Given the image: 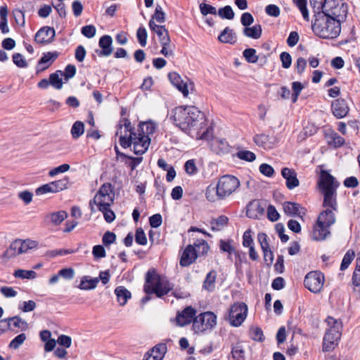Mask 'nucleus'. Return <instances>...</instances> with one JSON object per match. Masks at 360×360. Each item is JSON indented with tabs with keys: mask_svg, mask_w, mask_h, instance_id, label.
<instances>
[{
	"mask_svg": "<svg viewBox=\"0 0 360 360\" xmlns=\"http://www.w3.org/2000/svg\"><path fill=\"white\" fill-rule=\"evenodd\" d=\"M267 217L271 221H276L280 217V214L274 205H269L267 208Z\"/></svg>",
	"mask_w": 360,
	"mask_h": 360,
	"instance_id": "nucleus-59",
	"label": "nucleus"
},
{
	"mask_svg": "<svg viewBox=\"0 0 360 360\" xmlns=\"http://www.w3.org/2000/svg\"><path fill=\"white\" fill-rule=\"evenodd\" d=\"M262 26L260 25H255L253 27H246L243 30V34L250 38L259 39L262 35Z\"/></svg>",
	"mask_w": 360,
	"mask_h": 360,
	"instance_id": "nucleus-37",
	"label": "nucleus"
},
{
	"mask_svg": "<svg viewBox=\"0 0 360 360\" xmlns=\"http://www.w3.org/2000/svg\"><path fill=\"white\" fill-rule=\"evenodd\" d=\"M156 129V124L151 121L141 122L139 125L138 132L142 134H146L149 137L153 134Z\"/></svg>",
	"mask_w": 360,
	"mask_h": 360,
	"instance_id": "nucleus-36",
	"label": "nucleus"
},
{
	"mask_svg": "<svg viewBox=\"0 0 360 360\" xmlns=\"http://www.w3.org/2000/svg\"><path fill=\"white\" fill-rule=\"evenodd\" d=\"M252 340L257 342H262L264 340L262 330L259 327H253L250 329Z\"/></svg>",
	"mask_w": 360,
	"mask_h": 360,
	"instance_id": "nucleus-54",
	"label": "nucleus"
},
{
	"mask_svg": "<svg viewBox=\"0 0 360 360\" xmlns=\"http://www.w3.org/2000/svg\"><path fill=\"white\" fill-rule=\"evenodd\" d=\"M1 322H7L8 323V328L11 329V323L13 322V325L15 328H19L22 330H25L27 329V323L25 321L22 320L20 316H15L13 317L6 318L2 319Z\"/></svg>",
	"mask_w": 360,
	"mask_h": 360,
	"instance_id": "nucleus-34",
	"label": "nucleus"
},
{
	"mask_svg": "<svg viewBox=\"0 0 360 360\" xmlns=\"http://www.w3.org/2000/svg\"><path fill=\"white\" fill-rule=\"evenodd\" d=\"M222 19L232 20L235 16V13L230 6H226L218 10L217 13Z\"/></svg>",
	"mask_w": 360,
	"mask_h": 360,
	"instance_id": "nucleus-40",
	"label": "nucleus"
},
{
	"mask_svg": "<svg viewBox=\"0 0 360 360\" xmlns=\"http://www.w3.org/2000/svg\"><path fill=\"white\" fill-rule=\"evenodd\" d=\"M324 275L319 271H313L308 273L304 278V286L314 293L321 292L324 283Z\"/></svg>",
	"mask_w": 360,
	"mask_h": 360,
	"instance_id": "nucleus-13",
	"label": "nucleus"
},
{
	"mask_svg": "<svg viewBox=\"0 0 360 360\" xmlns=\"http://www.w3.org/2000/svg\"><path fill=\"white\" fill-rule=\"evenodd\" d=\"M67 217L68 214L65 211L63 210L50 213L46 217V218L55 226L60 224Z\"/></svg>",
	"mask_w": 360,
	"mask_h": 360,
	"instance_id": "nucleus-33",
	"label": "nucleus"
},
{
	"mask_svg": "<svg viewBox=\"0 0 360 360\" xmlns=\"http://www.w3.org/2000/svg\"><path fill=\"white\" fill-rule=\"evenodd\" d=\"M314 17L311 28L316 36L323 39H334L339 36L342 20L319 11H315Z\"/></svg>",
	"mask_w": 360,
	"mask_h": 360,
	"instance_id": "nucleus-4",
	"label": "nucleus"
},
{
	"mask_svg": "<svg viewBox=\"0 0 360 360\" xmlns=\"http://www.w3.org/2000/svg\"><path fill=\"white\" fill-rule=\"evenodd\" d=\"M340 184L327 171L322 170L318 181V187L323 195V206L328 207L322 211L314 226L312 238L314 240H325L330 234L329 228L335 222L334 211L337 210V188Z\"/></svg>",
	"mask_w": 360,
	"mask_h": 360,
	"instance_id": "nucleus-1",
	"label": "nucleus"
},
{
	"mask_svg": "<svg viewBox=\"0 0 360 360\" xmlns=\"http://www.w3.org/2000/svg\"><path fill=\"white\" fill-rule=\"evenodd\" d=\"M355 256L354 252L353 251H347L346 254L344 255V257L342 259L341 265H340V270L345 271L346 269L348 268L352 260L354 259Z\"/></svg>",
	"mask_w": 360,
	"mask_h": 360,
	"instance_id": "nucleus-45",
	"label": "nucleus"
},
{
	"mask_svg": "<svg viewBox=\"0 0 360 360\" xmlns=\"http://www.w3.org/2000/svg\"><path fill=\"white\" fill-rule=\"evenodd\" d=\"M240 181L232 175L221 176L216 186L210 185L207 187L205 196L207 200L214 202L230 196L240 186Z\"/></svg>",
	"mask_w": 360,
	"mask_h": 360,
	"instance_id": "nucleus-5",
	"label": "nucleus"
},
{
	"mask_svg": "<svg viewBox=\"0 0 360 360\" xmlns=\"http://www.w3.org/2000/svg\"><path fill=\"white\" fill-rule=\"evenodd\" d=\"M115 294L117 297V302L121 306H124L128 300L131 297L130 291L124 286L117 287L115 290Z\"/></svg>",
	"mask_w": 360,
	"mask_h": 360,
	"instance_id": "nucleus-29",
	"label": "nucleus"
},
{
	"mask_svg": "<svg viewBox=\"0 0 360 360\" xmlns=\"http://www.w3.org/2000/svg\"><path fill=\"white\" fill-rule=\"evenodd\" d=\"M248 314V306L244 302L234 303L229 310L228 320L234 327L240 326Z\"/></svg>",
	"mask_w": 360,
	"mask_h": 360,
	"instance_id": "nucleus-12",
	"label": "nucleus"
},
{
	"mask_svg": "<svg viewBox=\"0 0 360 360\" xmlns=\"http://www.w3.org/2000/svg\"><path fill=\"white\" fill-rule=\"evenodd\" d=\"M255 144L264 149H271L277 142V138L275 136H269L264 134H257L254 136Z\"/></svg>",
	"mask_w": 360,
	"mask_h": 360,
	"instance_id": "nucleus-19",
	"label": "nucleus"
},
{
	"mask_svg": "<svg viewBox=\"0 0 360 360\" xmlns=\"http://www.w3.org/2000/svg\"><path fill=\"white\" fill-rule=\"evenodd\" d=\"M300 205L296 202L286 201L283 204V209L285 214L290 217L300 216ZM304 214V212H302Z\"/></svg>",
	"mask_w": 360,
	"mask_h": 360,
	"instance_id": "nucleus-28",
	"label": "nucleus"
},
{
	"mask_svg": "<svg viewBox=\"0 0 360 360\" xmlns=\"http://www.w3.org/2000/svg\"><path fill=\"white\" fill-rule=\"evenodd\" d=\"M280 59L282 63V66L285 69H288L290 67L292 63V57L288 52H282L280 55Z\"/></svg>",
	"mask_w": 360,
	"mask_h": 360,
	"instance_id": "nucleus-57",
	"label": "nucleus"
},
{
	"mask_svg": "<svg viewBox=\"0 0 360 360\" xmlns=\"http://www.w3.org/2000/svg\"><path fill=\"white\" fill-rule=\"evenodd\" d=\"M55 36V30L53 27L45 26L37 31L34 41L41 45L49 44L54 40Z\"/></svg>",
	"mask_w": 360,
	"mask_h": 360,
	"instance_id": "nucleus-14",
	"label": "nucleus"
},
{
	"mask_svg": "<svg viewBox=\"0 0 360 360\" xmlns=\"http://www.w3.org/2000/svg\"><path fill=\"white\" fill-rule=\"evenodd\" d=\"M212 150L218 155H224L229 152V145L225 139H214L211 143Z\"/></svg>",
	"mask_w": 360,
	"mask_h": 360,
	"instance_id": "nucleus-26",
	"label": "nucleus"
},
{
	"mask_svg": "<svg viewBox=\"0 0 360 360\" xmlns=\"http://www.w3.org/2000/svg\"><path fill=\"white\" fill-rule=\"evenodd\" d=\"M326 322L330 328L326 330L323 338V350L329 352L334 349L341 338L342 323L333 317H328Z\"/></svg>",
	"mask_w": 360,
	"mask_h": 360,
	"instance_id": "nucleus-8",
	"label": "nucleus"
},
{
	"mask_svg": "<svg viewBox=\"0 0 360 360\" xmlns=\"http://www.w3.org/2000/svg\"><path fill=\"white\" fill-rule=\"evenodd\" d=\"M13 15L17 25L20 27L25 26V14L20 9H14L13 11Z\"/></svg>",
	"mask_w": 360,
	"mask_h": 360,
	"instance_id": "nucleus-50",
	"label": "nucleus"
},
{
	"mask_svg": "<svg viewBox=\"0 0 360 360\" xmlns=\"http://www.w3.org/2000/svg\"><path fill=\"white\" fill-rule=\"evenodd\" d=\"M196 311L191 306L186 307L181 312H178L176 321L179 326H185L190 324L191 322L193 323V320L195 317Z\"/></svg>",
	"mask_w": 360,
	"mask_h": 360,
	"instance_id": "nucleus-15",
	"label": "nucleus"
},
{
	"mask_svg": "<svg viewBox=\"0 0 360 360\" xmlns=\"http://www.w3.org/2000/svg\"><path fill=\"white\" fill-rule=\"evenodd\" d=\"M264 212V207L257 200L250 202L247 206L246 214L250 218L258 219Z\"/></svg>",
	"mask_w": 360,
	"mask_h": 360,
	"instance_id": "nucleus-24",
	"label": "nucleus"
},
{
	"mask_svg": "<svg viewBox=\"0 0 360 360\" xmlns=\"http://www.w3.org/2000/svg\"><path fill=\"white\" fill-rule=\"evenodd\" d=\"M84 132V124L81 121H76L71 128L72 139H79Z\"/></svg>",
	"mask_w": 360,
	"mask_h": 360,
	"instance_id": "nucleus-39",
	"label": "nucleus"
},
{
	"mask_svg": "<svg viewBox=\"0 0 360 360\" xmlns=\"http://www.w3.org/2000/svg\"><path fill=\"white\" fill-rule=\"evenodd\" d=\"M166 352V344H158L145 354L143 360H162Z\"/></svg>",
	"mask_w": 360,
	"mask_h": 360,
	"instance_id": "nucleus-20",
	"label": "nucleus"
},
{
	"mask_svg": "<svg viewBox=\"0 0 360 360\" xmlns=\"http://www.w3.org/2000/svg\"><path fill=\"white\" fill-rule=\"evenodd\" d=\"M218 40L221 43L234 44L237 41V36L233 29L226 27L219 35Z\"/></svg>",
	"mask_w": 360,
	"mask_h": 360,
	"instance_id": "nucleus-27",
	"label": "nucleus"
},
{
	"mask_svg": "<svg viewBox=\"0 0 360 360\" xmlns=\"http://www.w3.org/2000/svg\"><path fill=\"white\" fill-rule=\"evenodd\" d=\"M331 110L333 115L341 119L347 116L349 112V108L347 103L343 98H337L331 103Z\"/></svg>",
	"mask_w": 360,
	"mask_h": 360,
	"instance_id": "nucleus-16",
	"label": "nucleus"
},
{
	"mask_svg": "<svg viewBox=\"0 0 360 360\" xmlns=\"http://www.w3.org/2000/svg\"><path fill=\"white\" fill-rule=\"evenodd\" d=\"M168 78L172 82V84L175 86L184 96H187L188 94V90L186 83H184L180 75L175 72H169L168 75Z\"/></svg>",
	"mask_w": 360,
	"mask_h": 360,
	"instance_id": "nucleus-25",
	"label": "nucleus"
},
{
	"mask_svg": "<svg viewBox=\"0 0 360 360\" xmlns=\"http://www.w3.org/2000/svg\"><path fill=\"white\" fill-rule=\"evenodd\" d=\"M60 277L65 280H72L75 275V271L73 268H63L58 271Z\"/></svg>",
	"mask_w": 360,
	"mask_h": 360,
	"instance_id": "nucleus-52",
	"label": "nucleus"
},
{
	"mask_svg": "<svg viewBox=\"0 0 360 360\" xmlns=\"http://www.w3.org/2000/svg\"><path fill=\"white\" fill-rule=\"evenodd\" d=\"M237 157L248 162H252L256 159L255 154L250 150H240L237 153Z\"/></svg>",
	"mask_w": 360,
	"mask_h": 360,
	"instance_id": "nucleus-51",
	"label": "nucleus"
},
{
	"mask_svg": "<svg viewBox=\"0 0 360 360\" xmlns=\"http://www.w3.org/2000/svg\"><path fill=\"white\" fill-rule=\"evenodd\" d=\"M217 273L215 270H211L206 276L202 288L208 292H212L215 289V283Z\"/></svg>",
	"mask_w": 360,
	"mask_h": 360,
	"instance_id": "nucleus-30",
	"label": "nucleus"
},
{
	"mask_svg": "<svg viewBox=\"0 0 360 360\" xmlns=\"http://www.w3.org/2000/svg\"><path fill=\"white\" fill-rule=\"evenodd\" d=\"M92 254L95 259L103 258L106 255L105 248L101 245L94 246Z\"/></svg>",
	"mask_w": 360,
	"mask_h": 360,
	"instance_id": "nucleus-62",
	"label": "nucleus"
},
{
	"mask_svg": "<svg viewBox=\"0 0 360 360\" xmlns=\"http://www.w3.org/2000/svg\"><path fill=\"white\" fill-rule=\"evenodd\" d=\"M148 25L150 29L157 34L161 45H165V43L171 41L168 30L164 25H156L153 20L149 21Z\"/></svg>",
	"mask_w": 360,
	"mask_h": 360,
	"instance_id": "nucleus-22",
	"label": "nucleus"
},
{
	"mask_svg": "<svg viewBox=\"0 0 360 360\" xmlns=\"http://www.w3.org/2000/svg\"><path fill=\"white\" fill-rule=\"evenodd\" d=\"M116 136H120L119 141L122 148H127L133 145L134 153L136 155L145 153L151 141L147 135L135 132L131 122L127 118L120 121Z\"/></svg>",
	"mask_w": 360,
	"mask_h": 360,
	"instance_id": "nucleus-2",
	"label": "nucleus"
},
{
	"mask_svg": "<svg viewBox=\"0 0 360 360\" xmlns=\"http://www.w3.org/2000/svg\"><path fill=\"white\" fill-rule=\"evenodd\" d=\"M320 12L345 21L348 13V6L343 0H326L323 10Z\"/></svg>",
	"mask_w": 360,
	"mask_h": 360,
	"instance_id": "nucleus-9",
	"label": "nucleus"
},
{
	"mask_svg": "<svg viewBox=\"0 0 360 360\" xmlns=\"http://www.w3.org/2000/svg\"><path fill=\"white\" fill-rule=\"evenodd\" d=\"M197 253V257L207 255L210 250V246L206 240L204 239H197L193 245Z\"/></svg>",
	"mask_w": 360,
	"mask_h": 360,
	"instance_id": "nucleus-35",
	"label": "nucleus"
},
{
	"mask_svg": "<svg viewBox=\"0 0 360 360\" xmlns=\"http://www.w3.org/2000/svg\"><path fill=\"white\" fill-rule=\"evenodd\" d=\"M200 10L203 15H207L208 14L217 15V11L215 7L205 3L200 4Z\"/></svg>",
	"mask_w": 360,
	"mask_h": 360,
	"instance_id": "nucleus-53",
	"label": "nucleus"
},
{
	"mask_svg": "<svg viewBox=\"0 0 360 360\" xmlns=\"http://www.w3.org/2000/svg\"><path fill=\"white\" fill-rule=\"evenodd\" d=\"M201 115V112L195 106H178L172 111L170 119L176 127L188 132L197 124Z\"/></svg>",
	"mask_w": 360,
	"mask_h": 360,
	"instance_id": "nucleus-6",
	"label": "nucleus"
},
{
	"mask_svg": "<svg viewBox=\"0 0 360 360\" xmlns=\"http://www.w3.org/2000/svg\"><path fill=\"white\" fill-rule=\"evenodd\" d=\"M173 288V285L165 278L159 275L155 269H150L145 278L143 285L146 294H155L157 297H162L167 295Z\"/></svg>",
	"mask_w": 360,
	"mask_h": 360,
	"instance_id": "nucleus-7",
	"label": "nucleus"
},
{
	"mask_svg": "<svg viewBox=\"0 0 360 360\" xmlns=\"http://www.w3.org/2000/svg\"><path fill=\"white\" fill-rule=\"evenodd\" d=\"M259 169L262 174L268 177L272 176L274 174V168L266 163L262 164L259 166Z\"/></svg>",
	"mask_w": 360,
	"mask_h": 360,
	"instance_id": "nucleus-63",
	"label": "nucleus"
},
{
	"mask_svg": "<svg viewBox=\"0 0 360 360\" xmlns=\"http://www.w3.org/2000/svg\"><path fill=\"white\" fill-rule=\"evenodd\" d=\"M76 74V68L74 65L69 64L65 67V72L63 73L65 80L67 82L75 77Z\"/></svg>",
	"mask_w": 360,
	"mask_h": 360,
	"instance_id": "nucleus-58",
	"label": "nucleus"
},
{
	"mask_svg": "<svg viewBox=\"0 0 360 360\" xmlns=\"http://www.w3.org/2000/svg\"><path fill=\"white\" fill-rule=\"evenodd\" d=\"M150 20H156L158 22L162 23L165 21V13L162 11V7L160 5H157L155 12L152 15V18Z\"/></svg>",
	"mask_w": 360,
	"mask_h": 360,
	"instance_id": "nucleus-47",
	"label": "nucleus"
},
{
	"mask_svg": "<svg viewBox=\"0 0 360 360\" xmlns=\"http://www.w3.org/2000/svg\"><path fill=\"white\" fill-rule=\"evenodd\" d=\"M63 75V72L61 70H57L56 72L51 73L49 75V82L50 85H51L56 89H61L63 87V81L60 77Z\"/></svg>",
	"mask_w": 360,
	"mask_h": 360,
	"instance_id": "nucleus-38",
	"label": "nucleus"
},
{
	"mask_svg": "<svg viewBox=\"0 0 360 360\" xmlns=\"http://www.w3.org/2000/svg\"><path fill=\"white\" fill-rule=\"evenodd\" d=\"M15 278L33 279L37 277V273L32 270L18 269L13 274Z\"/></svg>",
	"mask_w": 360,
	"mask_h": 360,
	"instance_id": "nucleus-41",
	"label": "nucleus"
},
{
	"mask_svg": "<svg viewBox=\"0 0 360 360\" xmlns=\"http://www.w3.org/2000/svg\"><path fill=\"white\" fill-rule=\"evenodd\" d=\"M58 56L59 53L57 51L44 53L43 56L37 63V73H39L46 70L56 60Z\"/></svg>",
	"mask_w": 360,
	"mask_h": 360,
	"instance_id": "nucleus-21",
	"label": "nucleus"
},
{
	"mask_svg": "<svg viewBox=\"0 0 360 360\" xmlns=\"http://www.w3.org/2000/svg\"><path fill=\"white\" fill-rule=\"evenodd\" d=\"M304 86L300 82H294L292 84V89L293 91L292 94V102L295 103L297 100L298 96H300L302 90Z\"/></svg>",
	"mask_w": 360,
	"mask_h": 360,
	"instance_id": "nucleus-56",
	"label": "nucleus"
},
{
	"mask_svg": "<svg viewBox=\"0 0 360 360\" xmlns=\"http://www.w3.org/2000/svg\"><path fill=\"white\" fill-rule=\"evenodd\" d=\"M116 240V235L113 232L107 231L104 233L102 241L104 245L108 246L112 244Z\"/></svg>",
	"mask_w": 360,
	"mask_h": 360,
	"instance_id": "nucleus-61",
	"label": "nucleus"
},
{
	"mask_svg": "<svg viewBox=\"0 0 360 360\" xmlns=\"http://www.w3.org/2000/svg\"><path fill=\"white\" fill-rule=\"evenodd\" d=\"M98 282V278H89V276H84L82 278L78 288L84 290H92L96 288Z\"/></svg>",
	"mask_w": 360,
	"mask_h": 360,
	"instance_id": "nucleus-32",
	"label": "nucleus"
},
{
	"mask_svg": "<svg viewBox=\"0 0 360 360\" xmlns=\"http://www.w3.org/2000/svg\"><path fill=\"white\" fill-rule=\"evenodd\" d=\"M112 39L109 35L102 36L98 42L101 51H96L99 56H109L113 51Z\"/></svg>",
	"mask_w": 360,
	"mask_h": 360,
	"instance_id": "nucleus-23",
	"label": "nucleus"
},
{
	"mask_svg": "<svg viewBox=\"0 0 360 360\" xmlns=\"http://www.w3.org/2000/svg\"><path fill=\"white\" fill-rule=\"evenodd\" d=\"M196 259L197 253L195 247L193 245H188L181 253L179 264L181 266H188L195 262Z\"/></svg>",
	"mask_w": 360,
	"mask_h": 360,
	"instance_id": "nucleus-18",
	"label": "nucleus"
},
{
	"mask_svg": "<svg viewBox=\"0 0 360 360\" xmlns=\"http://www.w3.org/2000/svg\"><path fill=\"white\" fill-rule=\"evenodd\" d=\"M26 338V335L25 333H21L11 340L8 347L11 349H17L23 344Z\"/></svg>",
	"mask_w": 360,
	"mask_h": 360,
	"instance_id": "nucleus-46",
	"label": "nucleus"
},
{
	"mask_svg": "<svg viewBox=\"0 0 360 360\" xmlns=\"http://www.w3.org/2000/svg\"><path fill=\"white\" fill-rule=\"evenodd\" d=\"M295 4L300 11L303 18L306 21H309V11L307 8V0H295Z\"/></svg>",
	"mask_w": 360,
	"mask_h": 360,
	"instance_id": "nucleus-43",
	"label": "nucleus"
},
{
	"mask_svg": "<svg viewBox=\"0 0 360 360\" xmlns=\"http://www.w3.org/2000/svg\"><path fill=\"white\" fill-rule=\"evenodd\" d=\"M36 246V242L30 240H15L9 248L3 253L1 257L8 260L20 254L26 252L28 250Z\"/></svg>",
	"mask_w": 360,
	"mask_h": 360,
	"instance_id": "nucleus-11",
	"label": "nucleus"
},
{
	"mask_svg": "<svg viewBox=\"0 0 360 360\" xmlns=\"http://www.w3.org/2000/svg\"><path fill=\"white\" fill-rule=\"evenodd\" d=\"M51 183L53 192L57 193L68 188L69 181L68 178H63Z\"/></svg>",
	"mask_w": 360,
	"mask_h": 360,
	"instance_id": "nucleus-42",
	"label": "nucleus"
},
{
	"mask_svg": "<svg viewBox=\"0 0 360 360\" xmlns=\"http://www.w3.org/2000/svg\"><path fill=\"white\" fill-rule=\"evenodd\" d=\"M135 241L141 245H145L147 243L146 234L141 228H138L136 231Z\"/></svg>",
	"mask_w": 360,
	"mask_h": 360,
	"instance_id": "nucleus-55",
	"label": "nucleus"
},
{
	"mask_svg": "<svg viewBox=\"0 0 360 360\" xmlns=\"http://www.w3.org/2000/svg\"><path fill=\"white\" fill-rule=\"evenodd\" d=\"M281 175L285 179V185L289 190H292L299 186L300 181L297 179V172L295 169L283 167L281 169Z\"/></svg>",
	"mask_w": 360,
	"mask_h": 360,
	"instance_id": "nucleus-17",
	"label": "nucleus"
},
{
	"mask_svg": "<svg viewBox=\"0 0 360 360\" xmlns=\"http://www.w3.org/2000/svg\"><path fill=\"white\" fill-rule=\"evenodd\" d=\"M244 350L241 345H236L233 347L231 350V354L233 360H245Z\"/></svg>",
	"mask_w": 360,
	"mask_h": 360,
	"instance_id": "nucleus-48",
	"label": "nucleus"
},
{
	"mask_svg": "<svg viewBox=\"0 0 360 360\" xmlns=\"http://www.w3.org/2000/svg\"><path fill=\"white\" fill-rule=\"evenodd\" d=\"M217 324V316L212 311H206L195 316L193 330L195 333H201L212 330Z\"/></svg>",
	"mask_w": 360,
	"mask_h": 360,
	"instance_id": "nucleus-10",
	"label": "nucleus"
},
{
	"mask_svg": "<svg viewBox=\"0 0 360 360\" xmlns=\"http://www.w3.org/2000/svg\"><path fill=\"white\" fill-rule=\"evenodd\" d=\"M70 166L68 164H63L50 170L49 172V175L53 177L59 173L68 172L70 169Z\"/></svg>",
	"mask_w": 360,
	"mask_h": 360,
	"instance_id": "nucleus-60",
	"label": "nucleus"
},
{
	"mask_svg": "<svg viewBox=\"0 0 360 360\" xmlns=\"http://www.w3.org/2000/svg\"><path fill=\"white\" fill-rule=\"evenodd\" d=\"M96 27L92 25H86L82 28V34L87 38H92L96 34Z\"/></svg>",
	"mask_w": 360,
	"mask_h": 360,
	"instance_id": "nucleus-64",
	"label": "nucleus"
},
{
	"mask_svg": "<svg viewBox=\"0 0 360 360\" xmlns=\"http://www.w3.org/2000/svg\"><path fill=\"white\" fill-rule=\"evenodd\" d=\"M136 36L140 45L145 47L147 44V32L144 27H140L136 32Z\"/></svg>",
	"mask_w": 360,
	"mask_h": 360,
	"instance_id": "nucleus-49",
	"label": "nucleus"
},
{
	"mask_svg": "<svg viewBox=\"0 0 360 360\" xmlns=\"http://www.w3.org/2000/svg\"><path fill=\"white\" fill-rule=\"evenodd\" d=\"M243 56L248 63H255L258 60L256 50L252 48L246 49L243 51Z\"/></svg>",
	"mask_w": 360,
	"mask_h": 360,
	"instance_id": "nucleus-44",
	"label": "nucleus"
},
{
	"mask_svg": "<svg viewBox=\"0 0 360 360\" xmlns=\"http://www.w3.org/2000/svg\"><path fill=\"white\" fill-rule=\"evenodd\" d=\"M326 139L328 145L334 148H340L345 144V139L335 131L326 134Z\"/></svg>",
	"mask_w": 360,
	"mask_h": 360,
	"instance_id": "nucleus-31",
	"label": "nucleus"
},
{
	"mask_svg": "<svg viewBox=\"0 0 360 360\" xmlns=\"http://www.w3.org/2000/svg\"><path fill=\"white\" fill-rule=\"evenodd\" d=\"M115 199L114 188L110 183L103 184L90 200L89 207L92 212H95L94 205L103 214L106 222L111 223L115 219V212L110 209Z\"/></svg>",
	"mask_w": 360,
	"mask_h": 360,
	"instance_id": "nucleus-3",
	"label": "nucleus"
}]
</instances>
